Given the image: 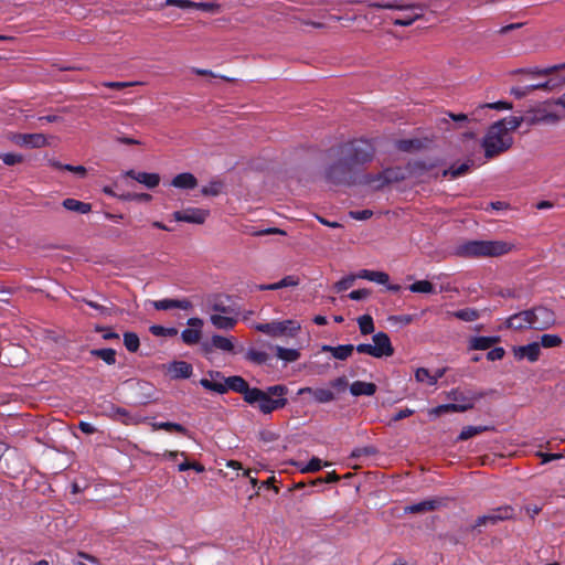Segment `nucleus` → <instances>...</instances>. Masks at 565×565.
I'll return each instance as SVG.
<instances>
[{"instance_id":"1","label":"nucleus","mask_w":565,"mask_h":565,"mask_svg":"<svg viewBox=\"0 0 565 565\" xmlns=\"http://www.w3.org/2000/svg\"><path fill=\"white\" fill-rule=\"evenodd\" d=\"M375 148L370 140L360 138L330 147L322 171L326 183L352 186L358 183L360 169L373 160Z\"/></svg>"},{"instance_id":"2","label":"nucleus","mask_w":565,"mask_h":565,"mask_svg":"<svg viewBox=\"0 0 565 565\" xmlns=\"http://www.w3.org/2000/svg\"><path fill=\"white\" fill-rule=\"evenodd\" d=\"M513 145V138L507 134L505 118L492 124L481 141L487 159H493L501 153L508 151Z\"/></svg>"},{"instance_id":"3","label":"nucleus","mask_w":565,"mask_h":565,"mask_svg":"<svg viewBox=\"0 0 565 565\" xmlns=\"http://www.w3.org/2000/svg\"><path fill=\"white\" fill-rule=\"evenodd\" d=\"M512 245L503 241H468L456 247L460 257H499L508 254Z\"/></svg>"},{"instance_id":"4","label":"nucleus","mask_w":565,"mask_h":565,"mask_svg":"<svg viewBox=\"0 0 565 565\" xmlns=\"http://www.w3.org/2000/svg\"><path fill=\"white\" fill-rule=\"evenodd\" d=\"M252 406H257L264 415L271 414L276 409L284 408L288 404L287 398H273L258 387H253L246 402Z\"/></svg>"},{"instance_id":"5","label":"nucleus","mask_w":565,"mask_h":565,"mask_svg":"<svg viewBox=\"0 0 565 565\" xmlns=\"http://www.w3.org/2000/svg\"><path fill=\"white\" fill-rule=\"evenodd\" d=\"M514 516V509L511 505H503L495 509L490 510L488 514L478 516L470 527H467L466 531H476L478 527L483 525H495L497 523L505 520H511Z\"/></svg>"},{"instance_id":"6","label":"nucleus","mask_w":565,"mask_h":565,"mask_svg":"<svg viewBox=\"0 0 565 565\" xmlns=\"http://www.w3.org/2000/svg\"><path fill=\"white\" fill-rule=\"evenodd\" d=\"M0 359L4 365L19 367L28 361V351L20 344L11 343L3 352H0Z\"/></svg>"},{"instance_id":"7","label":"nucleus","mask_w":565,"mask_h":565,"mask_svg":"<svg viewBox=\"0 0 565 565\" xmlns=\"http://www.w3.org/2000/svg\"><path fill=\"white\" fill-rule=\"evenodd\" d=\"M9 139L17 146L30 149L42 148L47 145V139L43 134H11Z\"/></svg>"},{"instance_id":"8","label":"nucleus","mask_w":565,"mask_h":565,"mask_svg":"<svg viewBox=\"0 0 565 565\" xmlns=\"http://www.w3.org/2000/svg\"><path fill=\"white\" fill-rule=\"evenodd\" d=\"M408 178H409V173L407 172L406 166L405 167H391V168L384 169L381 172V177H379V179H382V183L375 184L374 190H381L386 185L404 181Z\"/></svg>"},{"instance_id":"9","label":"nucleus","mask_w":565,"mask_h":565,"mask_svg":"<svg viewBox=\"0 0 565 565\" xmlns=\"http://www.w3.org/2000/svg\"><path fill=\"white\" fill-rule=\"evenodd\" d=\"M210 215L209 210L190 207L183 211H175L172 216L178 222H186L192 224H203Z\"/></svg>"},{"instance_id":"10","label":"nucleus","mask_w":565,"mask_h":565,"mask_svg":"<svg viewBox=\"0 0 565 565\" xmlns=\"http://www.w3.org/2000/svg\"><path fill=\"white\" fill-rule=\"evenodd\" d=\"M561 85V82L557 78H548L545 82L532 84L525 87H513L511 89V94L518 98L521 99L529 95L532 90L535 89H544V90H554L558 88Z\"/></svg>"},{"instance_id":"11","label":"nucleus","mask_w":565,"mask_h":565,"mask_svg":"<svg viewBox=\"0 0 565 565\" xmlns=\"http://www.w3.org/2000/svg\"><path fill=\"white\" fill-rule=\"evenodd\" d=\"M536 315L534 316V329L547 330L556 323L555 313L552 309L544 306L534 307Z\"/></svg>"},{"instance_id":"12","label":"nucleus","mask_w":565,"mask_h":565,"mask_svg":"<svg viewBox=\"0 0 565 565\" xmlns=\"http://www.w3.org/2000/svg\"><path fill=\"white\" fill-rule=\"evenodd\" d=\"M186 323L191 328L184 329L181 332L182 341L189 345L199 343L202 337L201 328L203 326V320L200 318H190Z\"/></svg>"},{"instance_id":"13","label":"nucleus","mask_w":565,"mask_h":565,"mask_svg":"<svg viewBox=\"0 0 565 565\" xmlns=\"http://www.w3.org/2000/svg\"><path fill=\"white\" fill-rule=\"evenodd\" d=\"M535 315L536 312L534 311V307L532 309L514 313L507 320V327L515 330H521L525 327L524 323H527L530 328L534 329Z\"/></svg>"},{"instance_id":"14","label":"nucleus","mask_w":565,"mask_h":565,"mask_svg":"<svg viewBox=\"0 0 565 565\" xmlns=\"http://www.w3.org/2000/svg\"><path fill=\"white\" fill-rule=\"evenodd\" d=\"M375 358L392 356L394 348L390 337L385 332H377L372 337Z\"/></svg>"},{"instance_id":"15","label":"nucleus","mask_w":565,"mask_h":565,"mask_svg":"<svg viewBox=\"0 0 565 565\" xmlns=\"http://www.w3.org/2000/svg\"><path fill=\"white\" fill-rule=\"evenodd\" d=\"M224 387H226V392L228 390H232L236 393H239L243 395L244 402H246L247 397L249 396L252 388L248 383L239 375H233L224 379Z\"/></svg>"},{"instance_id":"16","label":"nucleus","mask_w":565,"mask_h":565,"mask_svg":"<svg viewBox=\"0 0 565 565\" xmlns=\"http://www.w3.org/2000/svg\"><path fill=\"white\" fill-rule=\"evenodd\" d=\"M441 499H428L415 504L406 505L404 508V512L409 514H423L426 512L438 510L441 507Z\"/></svg>"},{"instance_id":"17","label":"nucleus","mask_w":565,"mask_h":565,"mask_svg":"<svg viewBox=\"0 0 565 565\" xmlns=\"http://www.w3.org/2000/svg\"><path fill=\"white\" fill-rule=\"evenodd\" d=\"M439 164L438 160L435 161H425V160H414L409 161L406 164L407 172L409 173V178H422L427 171L433 170Z\"/></svg>"},{"instance_id":"18","label":"nucleus","mask_w":565,"mask_h":565,"mask_svg":"<svg viewBox=\"0 0 565 565\" xmlns=\"http://www.w3.org/2000/svg\"><path fill=\"white\" fill-rule=\"evenodd\" d=\"M513 354L518 360L526 358L530 362H535L539 360L541 354L540 343L532 342L527 345L513 347Z\"/></svg>"},{"instance_id":"19","label":"nucleus","mask_w":565,"mask_h":565,"mask_svg":"<svg viewBox=\"0 0 565 565\" xmlns=\"http://www.w3.org/2000/svg\"><path fill=\"white\" fill-rule=\"evenodd\" d=\"M486 395V392H463L458 388H455L447 394V397L454 402H457V404H473V402L483 398Z\"/></svg>"},{"instance_id":"20","label":"nucleus","mask_w":565,"mask_h":565,"mask_svg":"<svg viewBox=\"0 0 565 565\" xmlns=\"http://www.w3.org/2000/svg\"><path fill=\"white\" fill-rule=\"evenodd\" d=\"M286 323H292V320L258 323L255 326V329L270 337H281L286 334Z\"/></svg>"},{"instance_id":"21","label":"nucleus","mask_w":565,"mask_h":565,"mask_svg":"<svg viewBox=\"0 0 565 565\" xmlns=\"http://www.w3.org/2000/svg\"><path fill=\"white\" fill-rule=\"evenodd\" d=\"M125 175L136 180L148 189H153L160 183V175L158 173L136 172L135 170H128Z\"/></svg>"},{"instance_id":"22","label":"nucleus","mask_w":565,"mask_h":565,"mask_svg":"<svg viewBox=\"0 0 565 565\" xmlns=\"http://www.w3.org/2000/svg\"><path fill=\"white\" fill-rule=\"evenodd\" d=\"M171 379H189L192 375V365L185 361H173L167 366Z\"/></svg>"},{"instance_id":"23","label":"nucleus","mask_w":565,"mask_h":565,"mask_svg":"<svg viewBox=\"0 0 565 565\" xmlns=\"http://www.w3.org/2000/svg\"><path fill=\"white\" fill-rule=\"evenodd\" d=\"M153 307L157 310H169V309H182V310H190L192 309L193 305L188 299H162L153 301Z\"/></svg>"},{"instance_id":"24","label":"nucleus","mask_w":565,"mask_h":565,"mask_svg":"<svg viewBox=\"0 0 565 565\" xmlns=\"http://www.w3.org/2000/svg\"><path fill=\"white\" fill-rule=\"evenodd\" d=\"M298 394H311L318 403H329L335 399L334 393L328 388L302 387L298 391Z\"/></svg>"},{"instance_id":"25","label":"nucleus","mask_w":565,"mask_h":565,"mask_svg":"<svg viewBox=\"0 0 565 565\" xmlns=\"http://www.w3.org/2000/svg\"><path fill=\"white\" fill-rule=\"evenodd\" d=\"M428 139H401L396 141V148L403 152H416L425 149L428 143Z\"/></svg>"},{"instance_id":"26","label":"nucleus","mask_w":565,"mask_h":565,"mask_svg":"<svg viewBox=\"0 0 565 565\" xmlns=\"http://www.w3.org/2000/svg\"><path fill=\"white\" fill-rule=\"evenodd\" d=\"M171 185L178 189L191 190L198 186V179L190 172H183L172 179Z\"/></svg>"},{"instance_id":"27","label":"nucleus","mask_w":565,"mask_h":565,"mask_svg":"<svg viewBox=\"0 0 565 565\" xmlns=\"http://www.w3.org/2000/svg\"><path fill=\"white\" fill-rule=\"evenodd\" d=\"M322 352H330L334 359L344 361L350 358L354 351L353 344H343L338 347H331L329 344H324L321 347Z\"/></svg>"},{"instance_id":"28","label":"nucleus","mask_w":565,"mask_h":565,"mask_svg":"<svg viewBox=\"0 0 565 565\" xmlns=\"http://www.w3.org/2000/svg\"><path fill=\"white\" fill-rule=\"evenodd\" d=\"M473 408V404L472 403H467V404H457V403H451V404H444V405H439L435 408H433L430 411V415H435V416H440L443 414H446V413H463V412H467L469 409H472Z\"/></svg>"},{"instance_id":"29","label":"nucleus","mask_w":565,"mask_h":565,"mask_svg":"<svg viewBox=\"0 0 565 565\" xmlns=\"http://www.w3.org/2000/svg\"><path fill=\"white\" fill-rule=\"evenodd\" d=\"M374 9H387V10H424V6L419 3L401 4L397 1L393 2H372L369 4Z\"/></svg>"},{"instance_id":"30","label":"nucleus","mask_w":565,"mask_h":565,"mask_svg":"<svg viewBox=\"0 0 565 565\" xmlns=\"http://www.w3.org/2000/svg\"><path fill=\"white\" fill-rule=\"evenodd\" d=\"M377 386L372 382L355 381L350 385V392L353 396H372L376 393Z\"/></svg>"},{"instance_id":"31","label":"nucleus","mask_w":565,"mask_h":565,"mask_svg":"<svg viewBox=\"0 0 565 565\" xmlns=\"http://www.w3.org/2000/svg\"><path fill=\"white\" fill-rule=\"evenodd\" d=\"M473 166H475V161L472 159H468L466 162H463L459 166L452 164L449 168L445 169L441 172V175L456 179V178H459V177L466 174L467 172H469Z\"/></svg>"},{"instance_id":"32","label":"nucleus","mask_w":565,"mask_h":565,"mask_svg":"<svg viewBox=\"0 0 565 565\" xmlns=\"http://www.w3.org/2000/svg\"><path fill=\"white\" fill-rule=\"evenodd\" d=\"M500 341V337H475L470 340V350H487Z\"/></svg>"},{"instance_id":"33","label":"nucleus","mask_w":565,"mask_h":565,"mask_svg":"<svg viewBox=\"0 0 565 565\" xmlns=\"http://www.w3.org/2000/svg\"><path fill=\"white\" fill-rule=\"evenodd\" d=\"M62 206L68 211L78 213V214H87L92 211V204L85 203L75 199H65L62 202Z\"/></svg>"},{"instance_id":"34","label":"nucleus","mask_w":565,"mask_h":565,"mask_svg":"<svg viewBox=\"0 0 565 565\" xmlns=\"http://www.w3.org/2000/svg\"><path fill=\"white\" fill-rule=\"evenodd\" d=\"M522 118L527 126H534L537 124H556L559 120L558 115H544V117H539V115L527 114V111L522 116Z\"/></svg>"},{"instance_id":"35","label":"nucleus","mask_w":565,"mask_h":565,"mask_svg":"<svg viewBox=\"0 0 565 565\" xmlns=\"http://www.w3.org/2000/svg\"><path fill=\"white\" fill-rule=\"evenodd\" d=\"M151 427L153 430H166V431H174L181 435L189 436V430L181 424L172 423V422H162V423H152Z\"/></svg>"},{"instance_id":"36","label":"nucleus","mask_w":565,"mask_h":565,"mask_svg":"<svg viewBox=\"0 0 565 565\" xmlns=\"http://www.w3.org/2000/svg\"><path fill=\"white\" fill-rule=\"evenodd\" d=\"M211 322L217 329L231 330L235 327L237 320L233 317H225L222 315H212Z\"/></svg>"},{"instance_id":"37","label":"nucleus","mask_w":565,"mask_h":565,"mask_svg":"<svg viewBox=\"0 0 565 565\" xmlns=\"http://www.w3.org/2000/svg\"><path fill=\"white\" fill-rule=\"evenodd\" d=\"M493 429L494 427L492 426H467L462 428L461 433L457 437V441H463L478 434Z\"/></svg>"},{"instance_id":"38","label":"nucleus","mask_w":565,"mask_h":565,"mask_svg":"<svg viewBox=\"0 0 565 565\" xmlns=\"http://www.w3.org/2000/svg\"><path fill=\"white\" fill-rule=\"evenodd\" d=\"M486 108L495 109V110L511 109L512 108V104L508 103V102H501V100L500 102H495V103L482 104V105H480L478 108H476L471 113V115H470L471 119L472 120H478L480 111L486 109Z\"/></svg>"},{"instance_id":"39","label":"nucleus","mask_w":565,"mask_h":565,"mask_svg":"<svg viewBox=\"0 0 565 565\" xmlns=\"http://www.w3.org/2000/svg\"><path fill=\"white\" fill-rule=\"evenodd\" d=\"M225 188L224 181L220 179L212 180L207 185L201 189V193L204 196H217Z\"/></svg>"},{"instance_id":"40","label":"nucleus","mask_w":565,"mask_h":565,"mask_svg":"<svg viewBox=\"0 0 565 565\" xmlns=\"http://www.w3.org/2000/svg\"><path fill=\"white\" fill-rule=\"evenodd\" d=\"M90 354L95 358L102 359L106 364L114 365L116 363V351L114 349H93Z\"/></svg>"},{"instance_id":"41","label":"nucleus","mask_w":565,"mask_h":565,"mask_svg":"<svg viewBox=\"0 0 565 565\" xmlns=\"http://www.w3.org/2000/svg\"><path fill=\"white\" fill-rule=\"evenodd\" d=\"M278 359L286 362H295L300 358V352L296 349H286L279 345L274 347Z\"/></svg>"},{"instance_id":"42","label":"nucleus","mask_w":565,"mask_h":565,"mask_svg":"<svg viewBox=\"0 0 565 565\" xmlns=\"http://www.w3.org/2000/svg\"><path fill=\"white\" fill-rule=\"evenodd\" d=\"M358 324L361 334L369 335L374 332L373 318L370 315H363L358 318Z\"/></svg>"},{"instance_id":"43","label":"nucleus","mask_w":565,"mask_h":565,"mask_svg":"<svg viewBox=\"0 0 565 565\" xmlns=\"http://www.w3.org/2000/svg\"><path fill=\"white\" fill-rule=\"evenodd\" d=\"M408 289L418 294H434L436 291L434 285L428 280H417L409 285Z\"/></svg>"},{"instance_id":"44","label":"nucleus","mask_w":565,"mask_h":565,"mask_svg":"<svg viewBox=\"0 0 565 565\" xmlns=\"http://www.w3.org/2000/svg\"><path fill=\"white\" fill-rule=\"evenodd\" d=\"M124 345L126 347V349L129 352H131V353L137 352L140 347V340H139L138 334L135 332H125L124 333Z\"/></svg>"},{"instance_id":"45","label":"nucleus","mask_w":565,"mask_h":565,"mask_svg":"<svg viewBox=\"0 0 565 565\" xmlns=\"http://www.w3.org/2000/svg\"><path fill=\"white\" fill-rule=\"evenodd\" d=\"M211 341H212V345L216 349L227 351V352H231L234 349L233 342L230 339L224 338L222 335L214 334L212 337Z\"/></svg>"},{"instance_id":"46","label":"nucleus","mask_w":565,"mask_h":565,"mask_svg":"<svg viewBox=\"0 0 565 565\" xmlns=\"http://www.w3.org/2000/svg\"><path fill=\"white\" fill-rule=\"evenodd\" d=\"M269 355L266 352L249 349L246 353V360L262 365L268 361Z\"/></svg>"},{"instance_id":"47","label":"nucleus","mask_w":565,"mask_h":565,"mask_svg":"<svg viewBox=\"0 0 565 565\" xmlns=\"http://www.w3.org/2000/svg\"><path fill=\"white\" fill-rule=\"evenodd\" d=\"M551 70L548 67L540 68V67H532V68H518L513 71V74H526L531 75L533 77H541V76H550Z\"/></svg>"},{"instance_id":"48","label":"nucleus","mask_w":565,"mask_h":565,"mask_svg":"<svg viewBox=\"0 0 565 565\" xmlns=\"http://www.w3.org/2000/svg\"><path fill=\"white\" fill-rule=\"evenodd\" d=\"M457 319H460L462 321H475L479 318V312L476 309L466 308L461 310H457L452 313Z\"/></svg>"},{"instance_id":"49","label":"nucleus","mask_w":565,"mask_h":565,"mask_svg":"<svg viewBox=\"0 0 565 565\" xmlns=\"http://www.w3.org/2000/svg\"><path fill=\"white\" fill-rule=\"evenodd\" d=\"M149 331L156 337H174L178 334L177 328H166L159 324L151 326Z\"/></svg>"},{"instance_id":"50","label":"nucleus","mask_w":565,"mask_h":565,"mask_svg":"<svg viewBox=\"0 0 565 565\" xmlns=\"http://www.w3.org/2000/svg\"><path fill=\"white\" fill-rule=\"evenodd\" d=\"M264 392L273 398H286V395L288 394V387L282 384H277L268 386L266 390H264Z\"/></svg>"},{"instance_id":"51","label":"nucleus","mask_w":565,"mask_h":565,"mask_svg":"<svg viewBox=\"0 0 565 565\" xmlns=\"http://www.w3.org/2000/svg\"><path fill=\"white\" fill-rule=\"evenodd\" d=\"M200 384L205 390H209V391H212V392H215V393H218V394H225L226 393V387H224L222 383L212 382V381H210L207 379H202L200 381Z\"/></svg>"},{"instance_id":"52","label":"nucleus","mask_w":565,"mask_h":565,"mask_svg":"<svg viewBox=\"0 0 565 565\" xmlns=\"http://www.w3.org/2000/svg\"><path fill=\"white\" fill-rule=\"evenodd\" d=\"M419 12L414 13L413 15H408L402 19H395L393 21L394 25L398 26H409L412 25L416 20L420 19L424 15V10H418Z\"/></svg>"},{"instance_id":"53","label":"nucleus","mask_w":565,"mask_h":565,"mask_svg":"<svg viewBox=\"0 0 565 565\" xmlns=\"http://www.w3.org/2000/svg\"><path fill=\"white\" fill-rule=\"evenodd\" d=\"M562 343V339L556 334H543L541 337V344L540 347L544 348H555L558 347Z\"/></svg>"},{"instance_id":"54","label":"nucleus","mask_w":565,"mask_h":565,"mask_svg":"<svg viewBox=\"0 0 565 565\" xmlns=\"http://www.w3.org/2000/svg\"><path fill=\"white\" fill-rule=\"evenodd\" d=\"M355 279H356L355 275H349V276L342 278L341 280H339L338 282H335L333 288L335 289L337 292L344 291L353 285Z\"/></svg>"},{"instance_id":"55","label":"nucleus","mask_w":565,"mask_h":565,"mask_svg":"<svg viewBox=\"0 0 565 565\" xmlns=\"http://www.w3.org/2000/svg\"><path fill=\"white\" fill-rule=\"evenodd\" d=\"M379 452V450L373 446H366L362 448H355L351 452V458L358 459L361 456H374Z\"/></svg>"},{"instance_id":"56","label":"nucleus","mask_w":565,"mask_h":565,"mask_svg":"<svg viewBox=\"0 0 565 565\" xmlns=\"http://www.w3.org/2000/svg\"><path fill=\"white\" fill-rule=\"evenodd\" d=\"M553 104V102H545L536 107L530 108L527 114H536L539 117H544V115H556L555 113L548 110V107Z\"/></svg>"},{"instance_id":"57","label":"nucleus","mask_w":565,"mask_h":565,"mask_svg":"<svg viewBox=\"0 0 565 565\" xmlns=\"http://www.w3.org/2000/svg\"><path fill=\"white\" fill-rule=\"evenodd\" d=\"M212 309L216 312L224 315H237V310L232 306H225L218 298L213 302Z\"/></svg>"},{"instance_id":"58","label":"nucleus","mask_w":565,"mask_h":565,"mask_svg":"<svg viewBox=\"0 0 565 565\" xmlns=\"http://www.w3.org/2000/svg\"><path fill=\"white\" fill-rule=\"evenodd\" d=\"M194 9H200L210 13H218L221 4L216 2H195Z\"/></svg>"},{"instance_id":"59","label":"nucleus","mask_w":565,"mask_h":565,"mask_svg":"<svg viewBox=\"0 0 565 565\" xmlns=\"http://www.w3.org/2000/svg\"><path fill=\"white\" fill-rule=\"evenodd\" d=\"M0 159L7 166H14L23 161V156L18 153H2L0 154Z\"/></svg>"},{"instance_id":"60","label":"nucleus","mask_w":565,"mask_h":565,"mask_svg":"<svg viewBox=\"0 0 565 565\" xmlns=\"http://www.w3.org/2000/svg\"><path fill=\"white\" fill-rule=\"evenodd\" d=\"M120 198L126 201L134 200V201H139V202H149L152 199V196L148 193H127V194H122Z\"/></svg>"},{"instance_id":"61","label":"nucleus","mask_w":565,"mask_h":565,"mask_svg":"<svg viewBox=\"0 0 565 565\" xmlns=\"http://www.w3.org/2000/svg\"><path fill=\"white\" fill-rule=\"evenodd\" d=\"M524 122V119L522 116L520 117H510L509 119H505V129L507 134H510L511 131L516 130L521 127V125Z\"/></svg>"},{"instance_id":"62","label":"nucleus","mask_w":565,"mask_h":565,"mask_svg":"<svg viewBox=\"0 0 565 565\" xmlns=\"http://www.w3.org/2000/svg\"><path fill=\"white\" fill-rule=\"evenodd\" d=\"M322 467V462L319 458L313 457L310 459V461L307 463V466L301 467V472H316L319 471Z\"/></svg>"},{"instance_id":"63","label":"nucleus","mask_w":565,"mask_h":565,"mask_svg":"<svg viewBox=\"0 0 565 565\" xmlns=\"http://www.w3.org/2000/svg\"><path fill=\"white\" fill-rule=\"evenodd\" d=\"M116 414L122 418L121 420L126 425L138 423V419H136L132 415H130L126 408L117 407Z\"/></svg>"},{"instance_id":"64","label":"nucleus","mask_w":565,"mask_h":565,"mask_svg":"<svg viewBox=\"0 0 565 565\" xmlns=\"http://www.w3.org/2000/svg\"><path fill=\"white\" fill-rule=\"evenodd\" d=\"M369 280L375 281L377 284L386 285L390 280V276L384 271H371V276L369 277Z\"/></svg>"}]
</instances>
